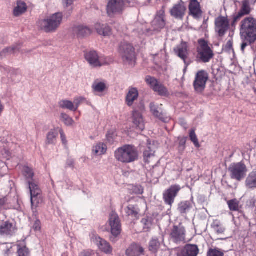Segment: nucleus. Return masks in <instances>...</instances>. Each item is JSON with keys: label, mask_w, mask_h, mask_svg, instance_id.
I'll use <instances>...</instances> for the list:
<instances>
[{"label": "nucleus", "mask_w": 256, "mask_h": 256, "mask_svg": "<svg viewBox=\"0 0 256 256\" xmlns=\"http://www.w3.org/2000/svg\"><path fill=\"white\" fill-rule=\"evenodd\" d=\"M241 28L243 30V36L241 38H244L246 42H244L241 48L244 50L248 46L256 40V20L253 18H246L242 22Z\"/></svg>", "instance_id": "nucleus-1"}, {"label": "nucleus", "mask_w": 256, "mask_h": 256, "mask_svg": "<svg viewBox=\"0 0 256 256\" xmlns=\"http://www.w3.org/2000/svg\"><path fill=\"white\" fill-rule=\"evenodd\" d=\"M114 156L120 162L129 164L138 160V154L136 147L126 144L118 148L115 151Z\"/></svg>", "instance_id": "nucleus-2"}, {"label": "nucleus", "mask_w": 256, "mask_h": 256, "mask_svg": "<svg viewBox=\"0 0 256 256\" xmlns=\"http://www.w3.org/2000/svg\"><path fill=\"white\" fill-rule=\"evenodd\" d=\"M62 20V14L60 12L56 13L38 22V26L46 32H54L60 25Z\"/></svg>", "instance_id": "nucleus-3"}, {"label": "nucleus", "mask_w": 256, "mask_h": 256, "mask_svg": "<svg viewBox=\"0 0 256 256\" xmlns=\"http://www.w3.org/2000/svg\"><path fill=\"white\" fill-rule=\"evenodd\" d=\"M108 224L110 227V240L114 242L116 241V238L120 236L122 232V224L120 220L118 214L112 212L109 216Z\"/></svg>", "instance_id": "nucleus-4"}, {"label": "nucleus", "mask_w": 256, "mask_h": 256, "mask_svg": "<svg viewBox=\"0 0 256 256\" xmlns=\"http://www.w3.org/2000/svg\"><path fill=\"white\" fill-rule=\"evenodd\" d=\"M198 58L204 62H208L213 58L214 54L208 45V42L203 39L198 40Z\"/></svg>", "instance_id": "nucleus-5"}, {"label": "nucleus", "mask_w": 256, "mask_h": 256, "mask_svg": "<svg viewBox=\"0 0 256 256\" xmlns=\"http://www.w3.org/2000/svg\"><path fill=\"white\" fill-rule=\"evenodd\" d=\"M126 8L123 0H109L106 6V12L110 17L121 15Z\"/></svg>", "instance_id": "nucleus-6"}, {"label": "nucleus", "mask_w": 256, "mask_h": 256, "mask_svg": "<svg viewBox=\"0 0 256 256\" xmlns=\"http://www.w3.org/2000/svg\"><path fill=\"white\" fill-rule=\"evenodd\" d=\"M86 60L92 68L100 67L108 64V58L104 56H98L95 51H89L84 54Z\"/></svg>", "instance_id": "nucleus-7"}, {"label": "nucleus", "mask_w": 256, "mask_h": 256, "mask_svg": "<svg viewBox=\"0 0 256 256\" xmlns=\"http://www.w3.org/2000/svg\"><path fill=\"white\" fill-rule=\"evenodd\" d=\"M120 52L124 62L132 64L135 61V52L134 47L130 44L122 43Z\"/></svg>", "instance_id": "nucleus-8"}, {"label": "nucleus", "mask_w": 256, "mask_h": 256, "mask_svg": "<svg viewBox=\"0 0 256 256\" xmlns=\"http://www.w3.org/2000/svg\"><path fill=\"white\" fill-rule=\"evenodd\" d=\"M208 80V74L206 70H201L196 72L193 84L196 92L201 93L204 90Z\"/></svg>", "instance_id": "nucleus-9"}, {"label": "nucleus", "mask_w": 256, "mask_h": 256, "mask_svg": "<svg viewBox=\"0 0 256 256\" xmlns=\"http://www.w3.org/2000/svg\"><path fill=\"white\" fill-rule=\"evenodd\" d=\"M147 84L150 86L154 90L158 92L160 95L162 96H168L169 92L167 88L164 87L161 83L158 82L155 78L147 76L146 78Z\"/></svg>", "instance_id": "nucleus-10"}, {"label": "nucleus", "mask_w": 256, "mask_h": 256, "mask_svg": "<svg viewBox=\"0 0 256 256\" xmlns=\"http://www.w3.org/2000/svg\"><path fill=\"white\" fill-rule=\"evenodd\" d=\"M180 189L181 188L179 185L175 184L172 186L165 190L163 194V198L165 203L171 206Z\"/></svg>", "instance_id": "nucleus-11"}, {"label": "nucleus", "mask_w": 256, "mask_h": 256, "mask_svg": "<svg viewBox=\"0 0 256 256\" xmlns=\"http://www.w3.org/2000/svg\"><path fill=\"white\" fill-rule=\"evenodd\" d=\"M229 21L227 18L220 16L215 20V30L220 36H222L229 28Z\"/></svg>", "instance_id": "nucleus-12"}, {"label": "nucleus", "mask_w": 256, "mask_h": 256, "mask_svg": "<svg viewBox=\"0 0 256 256\" xmlns=\"http://www.w3.org/2000/svg\"><path fill=\"white\" fill-rule=\"evenodd\" d=\"M186 230L180 226H174L170 234L171 240L174 242L178 243L183 242L185 240Z\"/></svg>", "instance_id": "nucleus-13"}, {"label": "nucleus", "mask_w": 256, "mask_h": 256, "mask_svg": "<svg viewBox=\"0 0 256 256\" xmlns=\"http://www.w3.org/2000/svg\"><path fill=\"white\" fill-rule=\"evenodd\" d=\"M91 238L93 242L98 246L100 250L104 253L110 254L112 252V246L106 240L94 234H92Z\"/></svg>", "instance_id": "nucleus-14"}, {"label": "nucleus", "mask_w": 256, "mask_h": 256, "mask_svg": "<svg viewBox=\"0 0 256 256\" xmlns=\"http://www.w3.org/2000/svg\"><path fill=\"white\" fill-rule=\"evenodd\" d=\"M186 8L184 2H181L174 4L170 10L172 16L176 19L182 20L185 15Z\"/></svg>", "instance_id": "nucleus-15"}, {"label": "nucleus", "mask_w": 256, "mask_h": 256, "mask_svg": "<svg viewBox=\"0 0 256 256\" xmlns=\"http://www.w3.org/2000/svg\"><path fill=\"white\" fill-rule=\"evenodd\" d=\"M16 231L15 225L8 221L4 222L0 224V235L12 236Z\"/></svg>", "instance_id": "nucleus-16"}, {"label": "nucleus", "mask_w": 256, "mask_h": 256, "mask_svg": "<svg viewBox=\"0 0 256 256\" xmlns=\"http://www.w3.org/2000/svg\"><path fill=\"white\" fill-rule=\"evenodd\" d=\"M189 10L190 14L196 19H198L202 16V11L197 0H190Z\"/></svg>", "instance_id": "nucleus-17"}, {"label": "nucleus", "mask_w": 256, "mask_h": 256, "mask_svg": "<svg viewBox=\"0 0 256 256\" xmlns=\"http://www.w3.org/2000/svg\"><path fill=\"white\" fill-rule=\"evenodd\" d=\"M127 256H140L144 254V248L139 244L133 243L126 250Z\"/></svg>", "instance_id": "nucleus-18"}, {"label": "nucleus", "mask_w": 256, "mask_h": 256, "mask_svg": "<svg viewBox=\"0 0 256 256\" xmlns=\"http://www.w3.org/2000/svg\"><path fill=\"white\" fill-rule=\"evenodd\" d=\"M176 54L186 64V60L188 56V44L186 42H182L174 48Z\"/></svg>", "instance_id": "nucleus-19"}, {"label": "nucleus", "mask_w": 256, "mask_h": 256, "mask_svg": "<svg viewBox=\"0 0 256 256\" xmlns=\"http://www.w3.org/2000/svg\"><path fill=\"white\" fill-rule=\"evenodd\" d=\"M138 89L135 88H130L126 98V102L127 105L129 106H132L134 101L138 99Z\"/></svg>", "instance_id": "nucleus-20"}, {"label": "nucleus", "mask_w": 256, "mask_h": 256, "mask_svg": "<svg viewBox=\"0 0 256 256\" xmlns=\"http://www.w3.org/2000/svg\"><path fill=\"white\" fill-rule=\"evenodd\" d=\"M162 104L158 105L152 102L150 104V111L154 116L164 120L165 112L162 108Z\"/></svg>", "instance_id": "nucleus-21"}, {"label": "nucleus", "mask_w": 256, "mask_h": 256, "mask_svg": "<svg viewBox=\"0 0 256 256\" xmlns=\"http://www.w3.org/2000/svg\"><path fill=\"white\" fill-rule=\"evenodd\" d=\"M193 202L190 200L182 202L178 205V210L181 214L184 216L193 208Z\"/></svg>", "instance_id": "nucleus-22"}, {"label": "nucleus", "mask_w": 256, "mask_h": 256, "mask_svg": "<svg viewBox=\"0 0 256 256\" xmlns=\"http://www.w3.org/2000/svg\"><path fill=\"white\" fill-rule=\"evenodd\" d=\"M133 123L136 127L140 130L144 128V124L141 114L137 111H134L132 114Z\"/></svg>", "instance_id": "nucleus-23"}, {"label": "nucleus", "mask_w": 256, "mask_h": 256, "mask_svg": "<svg viewBox=\"0 0 256 256\" xmlns=\"http://www.w3.org/2000/svg\"><path fill=\"white\" fill-rule=\"evenodd\" d=\"M58 134V128L50 130L46 135V144H55Z\"/></svg>", "instance_id": "nucleus-24"}, {"label": "nucleus", "mask_w": 256, "mask_h": 256, "mask_svg": "<svg viewBox=\"0 0 256 256\" xmlns=\"http://www.w3.org/2000/svg\"><path fill=\"white\" fill-rule=\"evenodd\" d=\"M107 150V146L103 142H99L92 146V154L94 156H100L104 154Z\"/></svg>", "instance_id": "nucleus-25"}, {"label": "nucleus", "mask_w": 256, "mask_h": 256, "mask_svg": "<svg viewBox=\"0 0 256 256\" xmlns=\"http://www.w3.org/2000/svg\"><path fill=\"white\" fill-rule=\"evenodd\" d=\"M94 27L98 33L100 35L108 36L111 34V28L107 24L96 23Z\"/></svg>", "instance_id": "nucleus-26"}, {"label": "nucleus", "mask_w": 256, "mask_h": 256, "mask_svg": "<svg viewBox=\"0 0 256 256\" xmlns=\"http://www.w3.org/2000/svg\"><path fill=\"white\" fill-rule=\"evenodd\" d=\"M74 32L78 36H84L90 34L92 31L87 26L82 25L75 26L73 28Z\"/></svg>", "instance_id": "nucleus-27"}, {"label": "nucleus", "mask_w": 256, "mask_h": 256, "mask_svg": "<svg viewBox=\"0 0 256 256\" xmlns=\"http://www.w3.org/2000/svg\"><path fill=\"white\" fill-rule=\"evenodd\" d=\"M198 248L196 245H186L183 252L184 256H197L198 254Z\"/></svg>", "instance_id": "nucleus-28"}, {"label": "nucleus", "mask_w": 256, "mask_h": 256, "mask_svg": "<svg viewBox=\"0 0 256 256\" xmlns=\"http://www.w3.org/2000/svg\"><path fill=\"white\" fill-rule=\"evenodd\" d=\"M92 88L96 94H99L104 92L107 88V86L104 82L95 81L92 85Z\"/></svg>", "instance_id": "nucleus-29"}, {"label": "nucleus", "mask_w": 256, "mask_h": 256, "mask_svg": "<svg viewBox=\"0 0 256 256\" xmlns=\"http://www.w3.org/2000/svg\"><path fill=\"white\" fill-rule=\"evenodd\" d=\"M165 25L164 20L160 17H156L152 23V26L154 31L160 30L164 27Z\"/></svg>", "instance_id": "nucleus-30"}, {"label": "nucleus", "mask_w": 256, "mask_h": 256, "mask_svg": "<svg viewBox=\"0 0 256 256\" xmlns=\"http://www.w3.org/2000/svg\"><path fill=\"white\" fill-rule=\"evenodd\" d=\"M27 9V6L25 2L22 1H18L17 6L14 10V14L18 16L24 13Z\"/></svg>", "instance_id": "nucleus-31"}, {"label": "nucleus", "mask_w": 256, "mask_h": 256, "mask_svg": "<svg viewBox=\"0 0 256 256\" xmlns=\"http://www.w3.org/2000/svg\"><path fill=\"white\" fill-rule=\"evenodd\" d=\"M32 209L34 213L36 212V208L42 203L43 197L42 195L30 198Z\"/></svg>", "instance_id": "nucleus-32"}, {"label": "nucleus", "mask_w": 256, "mask_h": 256, "mask_svg": "<svg viewBox=\"0 0 256 256\" xmlns=\"http://www.w3.org/2000/svg\"><path fill=\"white\" fill-rule=\"evenodd\" d=\"M28 184L30 192V198L42 195V190L36 183L28 182Z\"/></svg>", "instance_id": "nucleus-33"}, {"label": "nucleus", "mask_w": 256, "mask_h": 256, "mask_svg": "<svg viewBox=\"0 0 256 256\" xmlns=\"http://www.w3.org/2000/svg\"><path fill=\"white\" fill-rule=\"evenodd\" d=\"M246 184L250 188H256V170L250 174L246 180Z\"/></svg>", "instance_id": "nucleus-34"}, {"label": "nucleus", "mask_w": 256, "mask_h": 256, "mask_svg": "<svg viewBox=\"0 0 256 256\" xmlns=\"http://www.w3.org/2000/svg\"><path fill=\"white\" fill-rule=\"evenodd\" d=\"M60 106L64 109H68L72 112L76 110V108H74V105L73 102L68 100H62L59 102Z\"/></svg>", "instance_id": "nucleus-35"}, {"label": "nucleus", "mask_w": 256, "mask_h": 256, "mask_svg": "<svg viewBox=\"0 0 256 256\" xmlns=\"http://www.w3.org/2000/svg\"><path fill=\"white\" fill-rule=\"evenodd\" d=\"M125 212L128 216L136 217L140 212V210L137 206L130 204L125 208Z\"/></svg>", "instance_id": "nucleus-36"}, {"label": "nucleus", "mask_w": 256, "mask_h": 256, "mask_svg": "<svg viewBox=\"0 0 256 256\" xmlns=\"http://www.w3.org/2000/svg\"><path fill=\"white\" fill-rule=\"evenodd\" d=\"M232 177L233 178L240 180V164H234L230 168Z\"/></svg>", "instance_id": "nucleus-37"}, {"label": "nucleus", "mask_w": 256, "mask_h": 256, "mask_svg": "<svg viewBox=\"0 0 256 256\" xmlns=\"http://www.w3.org/2000/svg\"><path fill=\"white\" fill-rule=\"evenodd\" d=\"M141 222L142 224L144 230L147 232L151 228L152 226L153 218L152 216H146L142 220Z\"/></svg>", "instance_id": "nucleus-38"}, {"label": "nucleus", "mask_w": 256, "mask_h": 256, "mask_svg": "<svg viewBox=\"0 0 256 256\" xmlns=\"http://www.w3.org/2000/svg\"><path fill=\"white\" fill-rule=\"evenodd\" d=\"M252 8H250L249 3V0H243L242 4L241 7V16L244 15L249 14Z\"/></svg>", "instance_id": "nucleus-39"}, {"label": "nucleus", "mask_w": 256, "mask_h": 256, "mask_svg": "<svg viewBox=\"0 0 256 256\" xmlns=\"http://www.w3.org/2000/svg\"><path fill=\"white\" fill-rule=\"evenodd\" d=\"M160 244L158 240L152 238L149 243V250L153 253H156L160 248Z\"/></svg>", "instance_id": "nucleus-40"}, {"label": "nucleus", "mask_w": 256, "mask_h": 256, "mask_svg": "<svg viewBox=\"0 0 256 256\" xmlns=\"http://www.w3.org/2000/svg\"><path fill=\"white\" fill-rule=\"evenodd\" d=\"M20 47L18 46H12V47L7 48L4 49L0 53L1 56H6L8 55L14 53L20 50Z\"/></svg>", "instance_id": "nucleus-41"}, {"label": "nucleus", "mask_w": 256, "mask_h": 256, "mask_svg": "<svg viewBox=\"0 0 256 256\" xmlns=\"http://www.w3.org/2000/svg\"><path fill=\"white\" fill-rule=\"evenodd\" d=\"M60 120L66 125L70 126L74 123V120L69 116L64 113H62L60 116Z\"/></svg>", "instance_id": "nucleus-42"}, {"label": "nucleus", "mask_w": 256, "mask_h": 256, "mask_svg": "<svg viewBox=\"0 0 256 256\" xmlns=\"http://www.w3.org/2000/svg\"><path fill=\"white\" fill-rule=\"evenodd\" d=\"M212 228L218 234H221L225 231V228L218 220H215L212 224Z\"/></svg>", "instance_id": "nucleus-43"}, {"label": "nucleus", "mask_w": 256, "mask_h": 256, "mask_svg": "<svg viewBox=\"0 0 256 256\" xmlns=\"http://www.w3.org/2000/svg\"><path fill=\"white\" fill-rule=\"evenodd\" d=\"M207 256H224V254L218 248H210L208 252Z\"/></svg>", "instance_id": "nucleus-44"}, {"label": "nucleus", "mask_w": 256, "mask_h": 256, "mask_svg": "<svg viewBox=\"0 0 256 256\" xmlns=\"http://www.w3.org/2000/svg\"><path fill=\"white\" fill-rule=\"evenodd\" d=\"M228 204L230 210L237 211L239 208V202L236 200H232L228 202Z\"/></svg>", "instance_id": "nucleus-45"}, {"label": "nucleus", "mask_w": 256, "mask_h": 256, "mask_svg": "<svg viewBox=\"0 0 256 256\" xmlns=\"http://www.w3.org/2000/svg\"><path fill=\"white\" fill-rule=\"evenodd\" d=\"M18 256H29L30 252L26 246L20 247L19 245H18Z\"/></svg>", "instance_id": "nucleus-46"}, {"label": "nucleus", "mask_w": 256, "mask_h": 256, "mask_svg": "<svg viewBox=\"0 0 256 256\" xmlns=\"http://www.w3.org/2000/svg\"><path fill=\"white\" fill-rule=\"evenodd\" d=\"M190 138L192 142L194 143L195 146L196 148H199L200 146V144L198 142V139L195 133V130H192L190 133Z\"/></svg>", "instance_id": "nucleus-47"}, {"label": "nucleus", "mask_w": 256, "mask_h": 256, "mask_svg": "<svg viewBox=\"0 0 256 256\" xmlns=\"http://www.w3.org/2000/svg\"><path fill=\"white\" fill-rule=\"evenodd\" d=\"M26 178H32L34 176L32 170L28 166H24L22 170Z\"/></svg>", "instance_id": "nucleus-48"}, {"label": "nucleus", "mask_w": 256, "mask_h": 256, "mask_svg": "<svg viewBox=\"0 0 256 256\" xmlns=\"http://www.w3.org/2000/svg\"><path fill=\"white\" fill-rule=\"evenodd\" d=\"M149 150H146L144 152V158L146 162H150L149 159L154 158V152L148 148Z\"/></svg>", "instance_id": "nucleus-49"}, {"label": "nucleus", "mask_w": 256, "mask_h": 256, "mask_svg": "<svg viewBox=\"0 0 256 256\" xmlns=\"http://www.w3.org/2000/svg\"><path fill=\"white\" fill-rule=\"evenodd\" d=\"M86 101V98L82 96L76 97L74 98V108H76V110L80 106V104Z\"/></svg>", "instance_id": "nucleus-50"}, {"label": "nucleus", "mask_w": 256, "mask_h": 256, "mask_svg": "<svg viewBox=\"0 0 256 256\" xmlns=\"http://www.w3.org/2000/svg\"><path fill=\"white\" fill-rule=\"evenodd\" d=\"M74 0H62L64 6L68 8V10L72 11V4Z\"/></svg>", "instance_id": "nucleus-51"}, {"label": "nucleus", "mask_w": 256, "mask_h": 256, "mask_svg": "<svg viewBox=\"0 0 256 256\" xmlns=\"http://www.w3.org/2000/svg\"><path fill=\"white\" fill-rule=\"evenodd\" d=\"M33 229L36 232H40L41 230V223L38 220H36L33 225Z\"/></svg>", "instance_id": "nucleus-52"}, {"label": "nucleus", "mask_w": 256, "mask_h": 256, "mask_svg": "<svg viewBox=\"0 0 256 256\" xmlns=\"http://www.w3.org/2000/svg\"><path fill=\"white\" fill-rule=\"evenodd\" d=\"M58 133L60 134V138L62 141V142L64 144H66L67 143L66 136H65V134L63 131V130L58 128Z\"/></svg>", "instance_id": "nucleus-53"}, {"label": "nucleus", "mask_w": 256, "mask_h": 256, "mask_svg": "<svg viewBox=\"0 0 256 256\" xmlns=\"http://www.w3.org/2000/svg\"><path fill=\"white\" fill-rule=\"evenodd\" d=\"M232 43L230 40H228L224 46V50L229 52L232 49Z\"/></svg>", "instance_id": "nucleus-54"}, {"label": "nucleus", "mask_w": 256, "mask_h": 256, "mask_svg": "<svg viewBox=\"0 0 256 256\" xmlns=\"http://www.w3.org/2000/svg\"><path fill=\"white\" fill-rule=\"evenodd\" d=\"M164 16L165 12L163 6L162 8L158 12V14L156 17H160V18H162L163 20H164Z\"/></svg>", "instance_id": "nucleus-55"}, {"label": "nucleus", "mask_w": 256, "mask_h": 256, "mask_svg": "<svg viewBox=\"0 0 256 256\" xmlns=\"http://www.w3.org/2000/svg\"><path fill=\"white\" fill-rule=\"evenodd\" d=\"M66 166L70 168H74V160L72 158H68L66 160Z\"/></svg>", "instance_id": "nucleus-56"}, {"label": "nucleus", "mask_w": 256, "mask_h": 256, "mask_svg": "<svg viewBox=\"0 0 256 256\" xmlns=\"http://www.w3.org/2000/svg\"><path fill=\"white\" fill-rule=\"evenodd\" d=\"M247 172V170L246 166L244 164L241 163V178L242 176L246 174Z\"/></svg>", "instance_id": "nucleus-57"}, {"label": "nucleus", "mask_w": 256, "mask_h": 256, "mask_svg": "<svg viewBox=\"0 0 256 256\" xmlns=\"http://www.w3.org/2000/svg\"><path fill=\"white\" fill-rule=\"evenodd\" d=\"M92 252L88 250H85L82 252L80 256H92Z\"/></svg>", "instance_id": "nucleus-58"}, {"label": "nucleus", "mask_w": 256, "mask_h": 256, "mask_svg": "<svg viewBox=\"0 0 256 256\" xmlns=\"http://www.w3.org/2000/svg\"><path fill=\"white\" fill-rule=\"evenodd\" d=\"M180 123L181 124V126H182L185 130H186L187 128L186 122L184 119L180 120Z\"/></svg>", "instance_id": "nucleus-59"}, {"label": "nucleus", "mask_w": 256, "mask_h": 256, "mask_svg": "<svg viewBox=\"0 0 256 256\" xmlns=\"http://www.w3.org/2000/svg\"><path fill=\"white\" fill-rule=\"evenodd\" d=\"M4 104L0 102V116H1L2 114L4 112Z\"/></svg>", "instance_id": "nucleus-60"}, {"label": "nucleus", "mask_w": 256, "mask_h": 256, "mask_svg": "<svg viewBox=\"0 0 256 256\" xmlns=\"http://www.w3.org/2000/svg\"><path fill=\"white\" fill-rule=\"evenodd\" d=\"M240 18V12H238V14H236V16L234 18V21H233V24H232L233 25Z\"/></svg>", "instance_id": "nucleus-61"}, {"label": "nucleus", "mask_w": 256, "mask_h": 256, "mask_svg": "<svg viewBox=\"0 0 256 256\" xmlns=\"http://www.w3.org/2000/svg\"><path fill=\"white\" fill-rule=\"evenodd\" d=\"M186 142V140L185 138L182 139L180 142V144L182 146H184Z\"/></svg>", "instance_id": "nucleus-62"}, {"label": "nucleus", "mask_w": 256, "mask_h": 256, "mask_svg": "<svg viewBox=\"0 0 256 256\" xmlns=\"http://www.w3.org/2000/svg\"><path fill=\"white\" fill-rule=\"evenodd\" d=\"M107 140L110 142H113V140L112 139V137L110 136V134H108L107 135Z\"/></svg>", "instance_id": "nucleus-63"}, {"label": "nucleus", "mask_w": 256, "mask_h": 256, "mask_svg": "<svg viewBox=\"0 0 256 256\" xmlns=\"http://www.w3.org/2000/svg\"><path fill=\"white\" fill-rule=\"evenodd\" d=\"M138 188V190L136 191V192L137 194H141L142 193V190L141 188Z\"/></svg>", "instance_id": "nucleus-64"}]
</instances>
